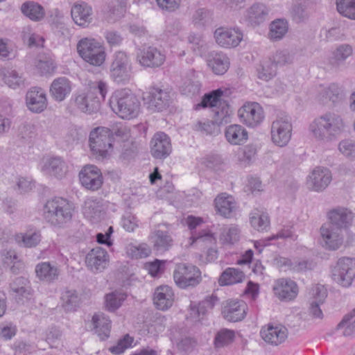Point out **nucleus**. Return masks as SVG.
I'll use <instances>...</instances> for the list:
<instances>
[{
  "label": "nucleus",
  "instance_id": "nucleus-1",
  "mask_svg": "<svg viewBox=\"0 0 355 355\" xmlns=\"http://www.w3.org/2000/svg\"><path fill=\"white\" fill-rule=\"evenodd\" d=\"M345 129L343 118L335 112H326L314 119L309 130L319 140L329 141L340 135Z\"/></svg>",
  "mask_w": 355,
  "mask_h": 355
},
{
  "label": "nucleus",
  "instance_id": "nucleus-2",
  "mask_svg": "<svg viewBox=\"0 0 355 355\" xmlns=\"http://www.w3.org/2000/svg\"><path fill=\"white\" fill-rule=\"evenodd\" d=\"M107 92V84L99 80L89 85L86 92L76 94L72 101L80 111L91 114L97 112L101 108V100L98 94L104 99Z\"/></svg>",
  "mask_w": 355,
  "mask_h": 355
},
{
  "label": "nucleus",
  "instance_id": "nucleus-3",
  "mask_svg": "<svg viewBox=\"0 0 355 355\" xmlns=\"http://www.w3.org/2000/svg\"><path fill=\"white\" fill-rule=\"evenodd\" d=\"M112 110L123 119H131L137 116L140 110V101L130 90L115 92L109 100Z\"/></svg>",
  "mask_w": 355,
  "mask_h": 355
},
{
  "label": "nucleus",
  "instance_id": "nucleus-4",
  "mask_svg": "<svg viewBox=\"0 0 355 355\" xmlns=\"http://www.w3.org/2000/svg\"><path fill=\"white\" fill-rule=\"evenodd\" d=\"M74 207L72 203L62 198L48 200L44 206V216L51 225L64 227L71 222Z\"/></svg>",
  "mask_w": 355,
  "mask_h": 355
},
{
  "label": "nucleus",
  "instance_id": "nucleus-5",
  "mask_svg": "<svg viewBox=\"0 0 355 355\" xmlns=\"http://www.w3.org/2000/svg\"><path fill=\"white\" fill-rule=\"evenodd\" d=\"M89 146L92 152L99 159L109 155L112 148V132L105 127H98L90 132Z\"/></svg>",
  "mask_w": 355,
  "mask_h": 355
},
{
  "label": "nucleus",
  "instance_id": "nucleus-6",
  "mask_svg": "<svg viewBox=\"0 0 355 355\" xmlns=\"http://www.w3.org/2000/svg\"><path fill=\"white\" fill-rule=\"evenodd\" d=\"M79 55L94 66H101L105 60L104 47L94 39L83 38L77 44Z\"/></svg>",
  "mask_w": 355,
  "mask_h": 355
},
{
  "label": "nucleus",
  "instance_id": "nucleus-7",
  "mask_svg": "<svg viewBox=\"0 0 355 355\" xmlns=\"http://www.w3.org/2000/svg\"><path fill=\"white\" fill-rule=\"evenodd\" d=\"M173 279L175 284L180 288L195 287L202 280L201 272L193 265L181 263L175 266Z\"/></svg>",
  "mask_w": 355,
  "mask_h": 355
},
{
  "label": "nucleus",
  "instance_id": "nucleus-8",
  "mask_svg": "<svg viewBox=\"0 0 355 355\" xmlns=\"http://www.w3.org/2000/svg\"><path fill=\"white\" fill-rule=\"evenodd\" d=\"M111 78L118 84H126L131 78L132 66L127 55L122 51L116 52L110 65Z\"/></svg>",
  "mask_w": 355,
  "mask_h": 355
},
{
  "label": "nucleus",
  "instance_id": "nucleus-9",
  "mask_svg": "<svg viewBox=\"0 0 355 355\" xmlns=\"http://www.w3.org/2000/svg\"><path fill=\"white\" fill-rule=\"evenodd\" d=\"M331 276L334 281L342 286H351L355 278V259L349 257L339 259L332 269Z\"/></svg>",
  "mask_w": 355,
  "mask_h": 355
},
{
  "label": "nucleus",
  "instance_id": "nucleus-10",
  "mask_svg": "<svg viewBox=\"0 0 355 355\" xmlns=\"http://www.w3.org/2000/svg\"><path fill=\"white\" fill-rule=\"evenodd\" d=\"M293 126L290 116L283 115L277 118L271 125V138L278 146H286L291 140Z\"/></svg>",
  "mask_w": 355,
  "mask_h": 355
},
{
  "label": "nucleus",
  "instance_id": "nucleus-11",
  "mask_svg": "<svg viewBox=\"0 0 355 355\" xmlns=\"http://www.w3.org/2000/svg\"><path fill=\"white\" fill-rule=\"evenodd\" d=\"M274 295L283 302L293 300L298 294V286L297 284L286 278L277 279L272 286Z\"/></svg>",
  "mask_w": 355,
  "mask_h": 355
},
{
  "label": "nucleus",
  "instance_id": "nucleus-12",
  "mask_svg": "<svg viewBox=\"0 0 355 355\" xmlns=\"http://www.w3.org/2000/svg\"><path fill=\"white\" fill-rule=\"evenodd\" d=\"M81 184L87 189L96 191L103 184V175L99 168L94 165L83 167L79 173Z\"/></svg>",
  "mask_w": 355,
  "mask_h": 355
},
{
  "label": "nucleus",
  "instance_id": "nucleus-13",
  "mask_svg": "<svg viewBox=\"0 0 355 355\" xmlns=\"http://www.w3.org/2000/svg\"><path fill=\"white\" fill-rule=\"evenodd\" d=\"M320 230L322 244L326 249L336 250L343 245V231L338 230V228H335L332 225L325 223L322 225Z\"/></svg>",
  "mask_w": 355,
  "mask_h": 355
},
{
  "label": "nucleus",
  "instance_id": "nucleus-14",
  "mask_svg": "<svg viewBox=\"0 0 355 355\" xmlns=\"http://www.w3.org/2000/svg\"><path fill=\"white\" fill-rule=\"evenodd\" d=\"M68 171L66 162L60 157L44 158L41 164V171L49 176L62 179Z\"/></svg>",
  "mask_w": 355,
  "mask_h": 355
},
{
  "label": "nucleus",
  "instance_id": "nucleus-15",
  "mask_svg": "<svg viewBox=\"0 0 355 355\" xmlns=\"http://www.w3.org/2000/svg\"><path fill=\"white\" fill-rule=\"evenodd\" d=\"M238 115L241 121L248 126L254 127L263 119V112L257 103H248L239 110Z\"/></svg>",
  "mask_w": 355,
  "mask_h": 355
},
{
  "label": "nucleus",
  "instance_id": "nucleus-16",
  "mask_svg": "<svg viewBox=\"0 0 355 355\" xmlns=\"http://www.w3.org/2000/svg\"><path fill=\"white\" fill-rule=\"evenodd\" d=\"M139 64L144 67H158L165 61V55L154 46H144L137 55Z\"/></svg>",
  "mask_w": 355,
  "mask_h": 355
},
{
  "label": "nucleus",
  "instance_id": "nucleus-17",
  "mask_svg": "<svg viewBox=\"0 0 355 355\" xmlns=\"http://www.w3.org/2000/svg\"><path fill=\"white\" fill-rule=\"evenodd\" d=\"M216 43L225 48L237 46L243 39V34L236 29L220 27L214 32Z\"/></svg>",
  "mask_w": 355,
  "mask_h": 355
},
{
  "label": "nucleus",
  "instance_id": "nucleus-18",
  "mask_svg": "<svg viewBox=\"0 0 355 355\" xmlns=\"http://www.w3.org/2000/svg\"><path fill=\"white\" fill-rule=\"evenodd\" d=\"M152 155L157 159H164L172 150L171 139L164 132H159L154 135L150 141Z\"/></svg>",
  "mask_w": 355,
  "mask_h": 355
},
{
  "label": "nucleus",
  "instance_id": "nucleus-19",
  "mask_svg": "<svg viewBox=\"0 0 355 355\" xmlns=\"http://www.w3.org/2000/svg\"><path fill=\"white\" fill-rule=\"evenodd\" d=\"M332 180L331 171L324 167H316L309 176L307 184L309 187L315 191L325 189Z\"/></svg>",
  "mask_w": 355,
  "mask_h": 355
},
{
  "label": "nucleus",
  "instance_id": "nucleus-20",
  "mask_svg": "<svg viewBox=\"0 0 355 355\" xmlns=\"http://www.w3.org/2000/svg\"><path fill=\"white\" fill-rule=\"evenodd\" d=\"M108 254L105 250L96 247L90 250L86 256L87 266L94 272L103 271L108 265Z\"/></svg>",
  "mask_w": 355,
  "mask_h": 355
},
{
  "label": "nucleus",
  "instance_id": "nucleus-21",
  "mask_svg": "<svg viewBox=\"0 0 355 355\" xmlns=\"http://www.w3.org/2000/svg\"><path fill=\"white\" fill-rule=\"evenodd\" d=\"M26 103L31 112H42L47 106V99L44 91L40 87H32L26 94Z\"/></svg>",
  "mask_w": 355,
  "mask_h": 355
},
{
  "label": "nucleus",
  "instance_id": "nucleus-22",
  "mask_svg": "<svg viewBox=\"0 0 355 355\" xmlns=\"http://www.w3.org/2000/svg\"><path fill=\"white\" fill-rule=\"evenodd\" d=\"M270 9L264 3H255L245 11V19L252 26L256 27L268 19Z\"/></svg>",
  "mask_w": 355,
  "mask_h": 355
},
{
  "label": "nucleus",
  "instance_id": "nucleus-23",
  "mask_svg": "<svg viewBox=\"0 0 355 355\" xmlns=\"http://www.w3.org/2000/svg\"><path fill=\"white\" fill-rule=\"evenodd\" d=\"M261 338L268 343L278 345L285 341L288 336L287 329L282 325L268 324L260 331Z\"/></svg>",
  "mask_w": 355,
  "mask_h": 355
},
{
  "label": "nucleus",
  "instance_id": "nucleus-24",
  "mask_svg": "<svg viewBox=\"0 0 355 355\" xmlns=\"http://www.w3.org/2000/svg\"><path fill=\"white\" fill-rule=\"evenodd\" d=\"M330 222L327 225H332L335 228L343 231L352 223L353 214L351 211L345 207H338L329 212Z\"/></svg>",
  "mask_w": 355,
  "mask_h": 355
},
{
  "label": "nucleus",
  "instance_id": "nucleus-25",
  "mask_svg": "<svg viewBox=\"0 0 355 355\" xmlns=\"http://www.w3.org/2000/svg\"><path fill=\"white\" fill-rule=\"evenodd\" d=\"M149 106L158 112L166 109L170 104L169 93L158 87H153L148 94Z\"/></svg>",
  "mask_w": 355,
  "mask_h": 355
},
{
  "label": "nucleus",
  "instance_id": "nucleus-26",
  "mask_svg": "<svg viewBox=\"0 0 355 355\" xmlns=\"http://www.w3.org/2000/svg\"><path fill=\"white\" fill-rule=\"evenodd\" d=\"M246 305L243 301H230L223 306L222 314L230 322H238L245 315Z\"/></svg>",
  "mask_w": 355,
  "mask_h": 355
},
{
  "label": "nucleus",
  "instance_id": "nucleus-27",
  "mask_svg": "<svg viewBox=\"0 0 355 355\" xmlns=\"http://www.w3.org/2000/svg\"><path fill=\"white\" fill-rule=\"evenodd\" d=\"M104 213V207L101 200L98 198H88L83 207L84 216L92 223L98 222Z\"/></svg>",
  "mask_w": 355,
  "mask_h": 355
},
{
  "label": "nucleus",
  "instance_id": "nucleus-28",
  "mask_svg": "<svg viewBox=\"0 0 355 355\" xmlns=\"http://www.w3.org/2000/svg\"><path fill=\"white\" fill-rule=\"evenodd\" d=\"M208 66L216 75L224 74L229 69L230 60L221 52H211L207 59Z\"/></svg>",
  "mask_w": 355,
  "mask_h": 355
},
{
  "label": "nucleus",
  "instance_id": "nucleus-29",
  "mask_svg": "<svg viewBox=\"0 0 355 355\" xmlns=\"http://www.w3.org/2000/svg\"><path fill=\"white\" fill-rule=\"evenodd\" d=\"M153 250L157 253L168 251L173 245V240L166 231L156 230L150 236Z\"/></svg>",
  "mask_w": 355,
  "mask_h": 355
},
{
  "label": "nucleus",
  "instance_id": "nucleus-30",
  "mask_svg": "<svg viewBox=\"0 0 355 355\" xmlns=\"http://www.w3.org/2000/svg\"><path fill=\"white\" fill-rule=\"evenodd\" d=\"M71 91L70 81L65 77L55 79L51 85L50 93L57 101H62Z\"/></svg>",
  "mask_w": 355,
  "mask_h": 355
},
{
  "label": "nucleus",
  "instance_id": "nucleus-31",
  "mask_svg": "<svg viewBox=\"0 0 355 355\" xmlns=\"http://www.w3.org/2000/svg\"><path fill=\"white\" fill-rule=\"evenodd\" d=\"M215 207L221 216L225 218H231L236 209V202L232 196L221 193L215 199Z\"/></svg>",
  "mask_w": 355,
  "mask_h": 355
},
{
  "label": "nucleus",
  "instance_id": "nucleus-32",
  "mask_svg": "<svg viewBox=\"0 0 355 355\" xmlns=\"http://www.w3.org/2000/svg\"><path fill=\"white\" fill-rule=\"evenodd\" d=\"M37 277L46 282H53L58 279L60 269L50 262H42L35 267Z\"/></svg>",
  "mask_w": 355,
  "mask_h": 355
},
{
  "label": "nucleus",
  "instance_id": "nucleus-33",
  "mask_svg": "<svg viewBox=\"0 0 355 355\" xmlns=\"http://www.w3.org/2000/svg\"><path fill=\"white\" fill-rule=\"evenodd\" d=\"M345 96V92L343 87L336 83H332L328 87L322 90L319 98L323 103H327L330 101L335 104L341 101Z\"/></svg>",
  "mask_w": 355,
  "mask_h": 355
},
{
  "label": "nucleus",
  "instance_id": "nucleus-34",
  "mask_svg": "<svg viewBox=\"0 0 355 355\" xmlns=\"http://www.w3.org/2000/svg\"><path fill=\"white\" fill-rule=\"evenodd\" d=\"M225 136L230 144L241 145L248 140V134L243 126L234 124L226 128Z\"/></svg>",
  "mask_w": 355,
  "mask_h": 355
},
{
  "label": "nucleus",
  "instance_id": "nucleus-35",
  "mask_svg": "<svg viewBox=\"0 0 355 355\" xmlns=\"http://www.w3.org/2000/svg\"><path fill=\"white\" fill-rule=\"evenodd\" d=\"M71 13L74 22L78 26H85L92 21V8L85 3L74 5Z\"/></svg>",
  "mask_w": 355,
  "mask_h": 355
},
{
  "label": "nucleus",
  "instance_id": "nucleus-36",
  "mask_svg": "<svg viewBox=\"0 0 355 355\" xmlns=\"http://www.w3.org/2000/svg\"><path fill=\"white\" fill-rule=\"evenodd\" d=\"M352 47L349 44H341L338 46L329 58V64L332 69H339L345 61L352 55Z\"/></svg>",
  "mask_w": 355,
  "mask_h": 355
},
{
  "label": "nucleus",
  "instance_id": "nucleus-37",
  "mask_svg": "<svg viewBox=\"0 0 355 355\" xmlns=\"http://www.w3.org/2000/svg\"><path fill=\"white\" fill-rule=\"evenodd\" d=\"M92 322L95 333L101 340H104L109 338L111 329V321L103 313L95 314L92 318Z\"/></svg>",
  "mask_w": 355,
  "mask_h": 355
},
{
  "label": "nucleus",
  "instance_id": "nucleus-38",
  "mask_svg": "<svg viewBox=\"0 0 355 355\" xmlns=\"http://www.w3.org/2000/svg\"><path fill=\"white\" fill-rule=\"evenodd\" d=\"M173 300V294L168 286H159L156 289L154 296V303L157 309L160 310L168 309L172 306Z\"/></svg>",
  "mask_w": 355,
  "mask_h": 355
},
{
  "label": "nucleus",
  "instance_id": "nucleus-39",
  "mask_svg": "<svg viewBox=\"0 0 355 355\" xmlns=\"http://www.w3.org/2000/svg\"><path fill=\"white\" fill-rule=\"evenodd\" d=\"M22 13L33 21H38L45 15L44 8L38 3L26 1L21 8Z\"/></svg>",
  "mask_w": 355,
  "mask_h": 355
},
{
  "label": "nucleus",
  "instance_id": "nucleus-40",
  "mask_svg": "<svg viewBox=\"0 0 355 355\" xmlns=\"http://www.w3.org/2000/svg\"><path fill=\"white\" fill-rule=\"evenodd\" d=\"M244 277V273L239 269L228 268L220 276L219 284L221 286L232 285L241 282Z\"/></svg>",
  "mask_w": 355,
  "mask_h": 355
},
{
  "label": "nucleus",
  "instance_id": "nucleus-41",
  "mask_svg": "<svg viewBox=\"0 0 355 355\" xmlns=\"http://www.w3.org/2000/svg\"><path fill=\"white\" fill-rule=\"evenodd\" d=\"M288 23L286 20L278 19L270 24L269 38L273 41H277L283 38L288 32Z\"/></svg>",
  "mask_w": 355,
  "mask_h": 355
},
{
  "label": "nucleus",
  "instance_id": "nucleus-42",
  "mask_svg": "<svg viewBox=\"0 0 355 355\" xmlns=\"http://www.w3.org/2000/svg\"><path fill=\"white\" fill-rule=\"evenodd\" d=\"M28 279L23 277H16L10 284L11 291L15 294L16 297L21 300L23 297H28L30 294V287Z\"/></svg>",
  "mask_w": 355,
  "mask_h": 355
},
{
  "label": "nucleus",
  "instance_id": "nucleus-43",
  "mask_svg": "<svg viewBox=\"0 0 355 355\" xmlns=\"http://www.w3.org/2000/svg\"><path fill=\"white\" fill-rule=\"evenodd\" d=\"M277 68L271 58L263 61L257 68L258 78L264 81H268L275 76Z\"/></svg>",
  "mask_w": 355,
  "mask_h": 355
},
{
  "label": "nucleus",
  "instance_id": "nucleus-44",
  "mask_svg": "<svg viewBox=\"0 0 355 355\" xmlns=\"http://www.w3.org/2000/svg\"><path fill=\"white\" fill-rule=\"evenodd\" d=\"M213 119L218 125L227 124L230 122L232 111L226 101H223L220 106L212 110Z\"/></svg>",
  "mask_w": 355,
  "mask_h": 355
},
{
  "label": "nucleus",
  "instance_id": "nucleus-45",
  "mask_svg": "<svg viewBox=\"0 0 355 355\" xmlns=\"http://www.w3.org/2000/svg\"><path fill=\"white\" fill-rule=\"evenodd\" d=\"M251 225L258 231L266 230L270 225V219L267 213L255 210L250 214Z\"/></svg>",
  "mask_w": 355,
  "mask_h": 355
},
{
  "label": "nucleus",
  "instance_id": "nucleus-46",
  "mask_svg": "<svg viewBox=\"0 0 355 355\" xmlns=\"http://www.w3.org/2000/svg\"><path fill=\"white\" fill-rule=\"evenodd\" d=\"M223 94V92L221 89L213 90L204 96L201 103L198 104V106L203 107H210L212 109L218 107L223 102L221 101Z\"/></svg>",
  "mask_w": 355,
  "mask_h": 355
},
{
  "label": "nucleus",
  "instance_id": "nucleus-47",
  "mask_svg": "<svg viewBox=\"0 0 355 355\" xmlns=\"http://www.w3.org/2000/svg\"><path fill=\"white\" fill-rule=\"evenodd\" d=\"M336 7L340 15L355 20V0H336Z\"/></svg>",
  "mask_w": 355,
  "mask_h": 355
},
{
  "label": "nucleus",
  "instance_id": "nucleus-48",
  "mask_svg": "<svg viewBox=\"0 0 355 355\" xmlns=\"http://www.w3.org/2000/svg\"><path fill=\"white\" fill-rule=\"evenodd\" d=\"M64 309L67 311H74L79 305L80 298L74 290H67L62 296Z\"/></svg>",
  "mask_w": 355,
  "mask_h": 355
},
{
  "label": "nucleus",
  "instance_id": "nucleus-49",
  "mask_svg": "<svg viewBox=\"0 0 355 355\" xmlns=\"http://www.w3.org/2000/svg\"><path fill=\"white\" fill-rule=\"evenodd\" d=\"M235 337L234 331L232 330L223 329L219 331L214 340L216 347H223L233 342Z\"/></svg>",
  "mask_w": 355,
  "mask_h": 355
},
{
  "label": "nucleus",
  "instance_id": "nucleus-50",
  "mask_svg": "<svg viewBox=\"0 0 355 355\" xmlns=\"http://www.w3.org/2000/svg\"><path fill=\"white\" fill-rule=\"evenodd\" d=\"M126 252L132 259H141L148 257L150 253V250L146 244L139 245L128 244L126 247Z\"/></svg>",
  "mask_w": 355,
  "mask_h": 355
},
{
  "label": "nucleus",
  "instance_id": "nucleus-51",
  "mask_svg": "<svg viewBox=\"0 0 355 355\" xmlns=\"http://www.w3.org/2000/svg\"><path fill=\"white\" fill-rule=\"evenodd\" d=\"M338 329H343V334L350 336L355 333V317L352 312L345 315L337 326Z\"/></svg>",
  "mask_w": 355,
  "mask_h": 355
},
{
  "label": "nucleus",
  "instance_id": "nucleus-52",
  "mask_svg": "<svg viewBox=\"0 0 355 355\" xmlns=\"http://www.w3.org/2000/svg\"><path fill=\"white\" fill-rule=\"evenodd\" d=\"M125 299V295L123 293H109L105 296V307L109 311H114L121 306Z\"/></svg>",
  "mask_w": 355,
  "mask_h": 355
},
{
  "label": "nucleus",
  "instance_id": "nucleus-53",
  "mask_svg": "<svg viewBox=\"0 0 355 355\" xmlns=\"http://www.w3.org/2000/svg\"><path fill=\"white\" fill-rule=\"evenodd\" d=\"M240 231L236 226L225 228L220 235V241L223 244L232 245L239 240Z\"/></svg>",
  "mask_w": 355,
  "mask_h": 355
},
{
  "label": "nucleus",
  "instance_id": "nucleus-54",
  "mask_svg": "<svg viewBox=\"0 0 355 355\" xmlns=\"http://www.w3.org/2000/svg\"><path fill=\"white\" fill-rule=\"evenodd\" d=\"M126 6V0H110L109 3L110 16L114 20L121 18L125 11Z\"/></svg>",
  "mask_w": 355,
  "mask_h": 355
},
{
  "label": "nucleus",
  "instance_id": "nucleus-55",
  "mask_svg": "<svg viewBox=\"0 0 355 355\" xmlns=\"http://www.w3.org/2000/svg\"><path fill=\"white\" fill-rule=\"evenodd\" d=\"M200 84L193 78H187L180 87L182 94L187 96H194L200 92Z\"/></svg>",
  "mask_w": 355,
  "mask_h": 355
},
{
  "label": "nucleus",
  "instance_id": "nucleus-56",
  "mask_svg": "<svg viewBox=\"0 0 355 355\" xmlns=\"http://www.w3.org/2000/svg\"><path fill=\"white\" fill-rule=\"evenodd\" d=\"M270 58L277 67L278 66L291 64L293 61L294 55L293 53L288 50H282L277 51Z\"/></svg>",
  "mask_w": 355,
  "mask_h": 355
},
{
  "label": "nucleus",
  "instance_id": "nucleus-57",
  "mask_svg": "<svg viewBox=\"0 0 355 355\" xmlns=\"http://www.w3.org/2000/svg\"><path fill=\"white\" fill-rule=\"evenodd\" d=\"M133 342L134 338L127 334L118 340L116 345L110 347L109 349L112 354H121L126 349L131 347Z\"/></svg>",
  "mask_w": 355,
  "mask_h": 355
},
{
  "label": "nucleus",
  "instance_id": "nucleus-58",
  "mask_svg": "<svg viewBox=\"0 0 355 355\" xmlns=\"http://www.w3.org/2000/svg\"><path fill=\"white\" fill-rule=\"evenodd\" d=\"M219 126L214 120L205 122L198 121L195 124L194 129L207 135H216L220 131Z\"/></svg>",
  "mask_w": 355,
  "mask_h": 355
},
{
  "label": "nucleus",
  "instance_id": "nucleus-59",
  "mask_svg": "<svg viewBox=\"0 0 355 355\" xmlns=\"http://www.w3.org/2000/svg\"><path fill=\"white\" fill-rule=\"evenodd\" d=\"M288 238H291L294 241L297 239V236L294 234L291 227H284L283 229L279 230L277 234H273L271 236L267 237L265 239L261 240L259 243H261L262 245L266 246L268 245L269 241L272 240L279 239H285Z\"/></svg>",
  "mask_w": 355,
  "mask_h": 355
},
{
  "label": "nucleus",
  "instance_id": "nucleus-60",
  "mask_svg": "<svg viewBox=\"0 0 355 355\" xmlns=\"http://www.w3.org/2000/svg\"><path fill=\"white\" fill-rule=\"evenodd\" d=\"M19 243H22L24 247H35L41 241V235L39 232L26 233L17 236Z\"/></svg>",
  "mask_w": 355,
  "mask_h": 355
},
{
  "label": "nucleus",
  "instance_id": "nucleus-61",
  "mask_svg": "<svg viewBox=\"0 0 355 355\" xmlns=\"http://www.w3.org/2000/svg\"><path fill=\"white\" fill-rule=\"evenodd\" d=\"M191 239L193 240V243L196 245L200 244H212L215 242V239L211 233L206 230H202L196 235H192Z\"/></svg>",
  "mask_w": 355,
  "mask_h": 355
},
{
  "label": "nucleus",
  "instance_id": "nucleus-62",
  "mask_svg": "<svg viewBox=\"0 0 355 355\" xmlns=\"http://www.w3.org/2000/svg\"><path fill=\"white\" fill-rule=\"evenodd\" d=\"M219 302L218 297L214 294L206 297L203 300L198 303L202 315H205L208 311L211 310Z\"/></svg>",
  "mask_w": 355,
  "mask_h": 355
},
{
  "label": "nucleus",
  "instance_id": "nucleus-63",
  "mask_svg": "<svg viewBox=\"0 0 355 355\" xmlns=\"http://www.w3.org/2000/svg\"><path fill=\"white\" fill-rule=\"evenodd\" d=\"M4 80L12 88L21 85L24 82L22 77L15 70L8 71L7 73L5 74Z\"/></svg>",
  "mask_w": 355,
  "mask_h": 355
},
{
  "label": "nucleus",
  "instance_id": "nucleus-64",
  "mask_svg": "<svg viewBox=\"0 0 355 355\" xmlns=\"http://www.w3.org/2000/svg\"><path fill=\"white\" fill-rule=\"evenodd\" d=\"M311 295L313 301L318 303H323L327 296V291L323 285L317 284L312 287Z\"/></svg>",
  "mask_w": 355,
  "mask_h": 355
}]
</instances>
